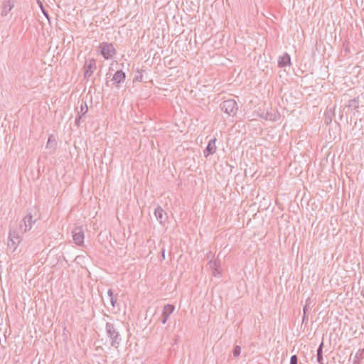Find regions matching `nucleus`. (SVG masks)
<instances>
[{
    "instance_id": "9b49d317",
    "label": "nucleus",
    "mask_w": 364,
    "mask_h": 364,
    "mask_svg": "<svg viewBox=\"0 0 364 364\" xmlns=\"http://www.w3.org/2000/svg\"><path fill=\"white\" fill-rule=\"evenodd\" d=\"M215 138H213L208 141L206 148L203 151V155L205 158L211 154H213L216 151L217 148L215 146Z\"/></svg>"
},
{
    "instance_id": "5701e85b",
    "label": "nucleus",
    "mask_w": 364,
    "mask_h": 364,
    "mask_svg": "<svg viewBox=\"0 0 364 364\" xmlns=\"http://www.w3.org/2000/svg\"><path fill=\"white\" fill-rule=\"evenodd\" d=\"M349 43L348 42H344L343 43V47L346 52H350V49L348 48Z\"/></svg>"
},
{
    "instance_id": "0eeeda50",
    "label": "nucleus",
    "mask_w": 364,
    "mask_h": 364,
    "mask_svg": "<svg viewBox=\"0 0 364 364\" xmlns=\"http://www.w3.org/2000/svg\"><path fill=\"white\" fill-rule=\"evenodd\" d=\"M23 225H20V229L22 232L30 230L33 224L36 222V219H33V215L28 213L23 219Z\"/></svg>"
},
{
    "instance_id": "6ab92c4d",
    "label": "nucleus",
    "mask_w": 364,
    "mask_h": 364,
    "mask_svg": "<svg viewBox=\"0 0 364 364\" xmlns=\"http://www.w3.org/2000/svg\"><path fill=\"white\" fill-rule=\"evenodd\" d=\"M39 5H40L42 13L46 16V18L48 19V21L50 22V16H49L48 11L45 9L43 4L40 1H39Z\"/></svg>"
},
{
    "instance_id": "aec40b11",
    "label": "nucleus",
    "mask_w": 364,
    "mask_h": 364,
    "mask_svg": "<svg viewBox=\"0 0 364 364\" xmlns=\"http://www.w3.org/2000/svg\"><path fill=\"white\" fill-rule=\"evenodd\" d=\"M241 352V348L239 346H235L233 348L232 353L234 357H238Z\"/></svg>"
},
{
    "instance_id": "39448f33",
    "label": "nucleus",
    "mask_w": 364,
    "mask_h": 364,
    "mask_svg": "<svg viewBox=\"0 0 364 364\" xmlns=\"http://www.w3.org/2000/svg\"><path fill=\"white\" fill-rule=\"evenodd\" d=\"M96 69V61L94 58L86 60L84 65V77L89 79Z\"/></svg>"
},
{
    "instance_id": "1a4fd4ad",
    "label": "nucleus",
    "mask_w": 364,
    "mask_h": 364,
    "mask_svg": "<svg viewBox=\"0 0 364 364\" xmlns=\"http://www.w3.org/2000/svg\"><path fill=\"white\" fill-rule=\"evenodd\" d=\"M15 6V0H4L2 3V9L1 15L6 16L12 10Z\"/></svg>"
},
{
    "instance_id": "bb28decb",
    "label": "nucleus",
    "mask_w": 364,
    "mask_h": 364,
    "mask_svg": "<svg viewBox=\"0 0 364 364\" xmlns=\"http://www.w3.org/2000/svg\"><path fill=\"white\" fill-rule=\"evenodd\" d=\"M308 321V317L306 316V314H304L303 315V317H302V323H304V322H307Z\"/></svg>"
},
{
    "instance_id": "a211bd4d",
    "label": "nucleus",
    "mask_w": 364,
    "mask_h": 364,
    "mask_svg": "<svg viewBox=\"0 0 364 364\" xmlns=\"http://www.w3.org/2000/svg\"><path fill=\"white\" fill-rule=\"evenodd\" d=\"M209 265H210V267L218 272V274H220V272H219V267L220 266V261L219 259H215V260H213V261H210L209 262Z\"/></svg>"
},
{
    "instance_id": "dca6fc26",
    "label": "nucleus",
    "mask_w": 364,
    "mask_h": 364,
    "mask_svg": "<svg viewBox=\"0 0 364 364\" xmlns=\"http://www.w3.org/2000/svg\"><path fill=\"white\" fill-rule=\"evenodd\" d=\"M364 357V348L359 349L353 358V364H360V360Z\"/></svg>"
},
{
    "instance_id": "2eb2a0df",
    "label": "nucleus",
    "mask_w": 364,
    "mask_h": 364,
    "mask_svg": "<svg viewBox=\"0 0 364 364\" xmlns=\"http://www.w3.org/2000/svg\"><path fill=\"white\" fill-rule=\"evenodd\" d=\"M323 343L321 342L317 349V353H316V358L317 362L319 364H323Z\"/></svg>"
},
{
    "instance_id": "20e7f679",
    "label": "nucleus",
    "mask_w": 364,
    "mask_h": 364,
    "mask_svg": "<svg viewBox=\"0 0 364 364\" xmlns=\"http://www.w3.org/2000/svg\"><path fill=\"white\" fill-rule=\"evenodd\" d=\"M21 242V236L18 230L11 229L9 235L8 246L13 248L14 250L16 249L17 246Z\"/></svg>"
},
{
    "instance_id": "f3484780",
    "label": "nucleus",
    "mask_w": 364,
    "mask_h": 364,
    "mask_svg": "<svg viewBox=\"0 0 364 364\" xmlns=\"http://www.w3.org/2000/svg\"><path fill=\"white\" fill-rule=\"evenodd\" d=\"M348 107L352 110L356 109L359 107L358 97H355L348 101Z\"/></svg>"
},
{
    "instance_id": "4468645a",
    "label": "nucleus",
    "mask_w": 364,
    "mask_h": 364,
    "mask_svg": "<svg viewBox=\"0 0 364 364\" xmlns=\"http://www.w3.org/2000/svg\"><path fill=\"white\" fill-rule=\"evenodd\" d=\"M80 106L79 107L76 108V110L77 112V115L84 116L88 110V107L87 105L86 101L82 100L81 102H79Z\"/></svg>"
},
{
    "instance_id": "7ed1b4c3",
    "label": "nucleus",
    "mask_w": 364,
    "mask_h": 364,
    "mask_svg": "<svg viewBox=\"0 0 364 364\" xmlns=\"http://www.w3.org/2000/svg\"><path fill=\"white\" fill-rule=\"evenodd\" d=\"M102 55L106 59H111L115 54L116 50L112 43L102 42L99 46Z\"/></svg>"
},
{
    "instance_id": "f257e3e1",
    "label": "nucleus",
    "mask_w": 364,
    "mask_h": 364,
    "mask_svg": "<svg viewBox=\"0 0 364 364\" xmlns=\"http://www.w3.org/2000/svg\"><path fill=\"white\" fill-rule=\"evenodd\" d=\"M105 331L107 337L109 338L111 346L117 348L122 342V337L115 324L107 322Z\"/></svg>"
},
{
    "instance_id": "393cba45",
    "label": "nucleus",
    "mask_w": 364,
    "mask_h": 364,
    "mask_svg": "<svg viewBox=\"0 0 364 364\" xmlns=\"http://www.w3.org/2000/svg\"><path fill=\"white\" fill-rule=\"evenodd\" d=\"M309 306L308 304H306L304 307H303V314H306L307 311H309Z\"/></svg>"
},
{
    "instance_id": "9d476101",
    "label": "nucleus",
    "mask_w": 364,
    "mask_h": 364,
    "mask_svg": "<svg viewBox=\"0 0 364 364\" xmlns=\"http://www.w3.org/2000/svg\"><path fill=\"white\" fill-rule=\"evenodd\" d=\"M174 306L172 304H166L164 306L162 315H161V323L165 324L169 318V316L174 311Z\"/></svg>"
},
{
    "instance_id": "cd10ccee",
    "label": "nucleus",
    "mask_w": 364,
    "mask_h": 364,
    "mask_svg": "<svg viewBox=\"0 0 364 364\" xmlns=\"http://www.w3.org/2000/svg\"><path fill=\"white\" fill-rule=\"evenodd\" d=\"M161 257L163 259H165V250L164 248L161 250Z\"/></svg>"
},
{
    "instance_id": "f03ea898",
    "label": "nucleus",
    "mask_w": 364,
    "mask_h": 364,
    "mask_svg": "<svg viewBox=\"0 0 364 364\" xmlns=\"http://www.w3.org/2000/svg\"><path fill=\"white\" fill-rule=\"evenodd\" d=\"M222 111L230 116H234L237 111V105L235 100L230 99L225 100L220 105Z\"/></svg>"
},
{
    "instance_id": "ddd939ff",
    "label": "nucleus",
    "mask_w": 364,
    "mask_h": 364,
    "mask_svg": "<svg viewBox=\"0 0 364 364\" xmlns=\"http://www.w3.org/2000/svg\"><path fill=\"white\" fill-rule=\"evenodd\" d=\"M291 65L290 55L285 53L283 55L280 56L278 60V66L279 68H284Z\"/></svg>"
},
{
    "instance_id": "412c9836",
    "label": "nucleus",
    "mask_w": 364,
    "mask_h": 364,
    "mask_svg": "<svg viewBox=\"0 0 364 364\" xmlns=\"http://www.w3.org/2000/svg\"><path fill=\"white\" fill-rule=\"evenodd\" d=\"M298 363V358L296 355H293L290 358V364H297Z\"/></svg>"
},
{
    "instance_id": "f8f14e48",
    "label": "nucleus",
    "mask_w": 364,
    "mask_h": 364,
    "mask_svg": "<svg viewBox=\"0 0 364 364\" xmlns=\"http://www.w3.org/2000/svg\"><path fill=\"white\" fill-rule=\"evenodd\" d=\"M126 75L122 70H117L113 75L112 80L117 86L125 80Z\"/></svg>"
},
{
    "instance_id": "6e6552de",
    "label": "nucleus",
    "mask_w": 364,
    "mask_h": 364,
    "mask_svg": "<svg viewBox=\"0 0 364 364\" xmlns=\"http://www.w3.org/2000/svg\"><path fill=\"white\" fill-rule=\"evenodd\" d=\"M154 215L160 224L164 225L168 219L167 213L161 206H158L154 210Z\"/></svg>"
},
{
    "instance_id": "a878e982",
    "label": "nucleus",
    "mask_w": 364,
    "mask_h": 364,
    "mask_svg": "<svg viewBox=\"0 0 364 364\" xmlns=\"http://www.w3.org/2000/svg\"><path fill=\"white\" fill-rule=\"evenodd\" d=\"M107 295L109 296V299L113 297L114 295V293L112 291V290L111 289H109L108 291H107Z\"/></svg>"
},
{
    "instance_id": "b1692460",
    "label": "nucleus",
    "mask_w": 364,
    "mask_h": 364,
    "mask_svg": "<svg viewBox=\"0 0 364 364\" xmlns=\"http://www.w3.org/2000/svg\"><path fill=\"white\" fill-rule=\"evenodd\" d=\"M82 117V116H81V115H77V117H76V119H75V124H76L77 126H78V127H79V126H80V119H81Z\"/></svg>"
},
{
    "instance_id": "423d86ee",
    "label": "nucleus",
    "mask_w": 364,
    "mask_h": 364,
    "mask_svg": "<svg viewBox=\"0 0 364 364\" xmlns=\"http://www.w3.org/2000/svg\"><path fill=\"white\" fill-rule=\"evenodd\" d=\"M72 232L75 243L77 245H82L84 242V230L82 227H75Z\"/></svg>"
},
{
    "instance_id": "4be33fe9",
    "label": "nucleus",
    "mask_w": 364,
    "mask_h": 364,
    "mask_svg": "<svg viewBox=\"0 0 364 364\" xmlns=\"http://www.w3.org/2000/svg\"><path fill=\"white\" fill-rule=\"evenodd\" d=\"M117 295H115L113 297L109 299V301H110V304L112 307L115 306V304L117 302Z\"/></svg>"
}]
</instances>
